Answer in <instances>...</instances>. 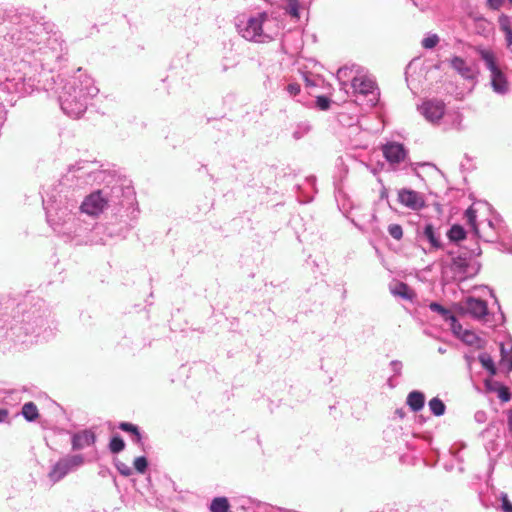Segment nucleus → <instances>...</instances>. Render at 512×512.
Returning a JSON list of instances; mask_svg holds the SVG:
<instances>
[{"mask_svg": "<svg viewBox=\"0 0 512 512\" xmlns=\"http://www.w3.org/2000/svg\"><path fill=\"white\" fill-rule=\"evenodd\" d=\"M8 40L20 49L21 60L15 75L5 78L4 87L20 96L46 89L42 77L59 68L66 60L67 46L62 33L51 22H40L29 13L14 14L5 23Z\"/></svg>", "mask_w": 512, "mask_h": 512, "instance_id": "1", "label": "nucleus"}, {"mask_svg": "<svg viewBox=\"0 0 512 512\" xmlns=\"http://www.w3.org/2000/svg\"><path fill=\"white\" fill-rule=\"evenodd\" d=\"M62 111L71 118H80L90 100L99 93L93 78L82 68L63 81L56 91Z\"/></svg>", "mask_w": 512, "mask_h": 512, "instance_id": "2", "label": "nucleus"}, {"mask_svg": "<svg viewBox=\"0 0 512 512\" xmlns=\"http://www.w3.org/2000/svg\"><path fill=\"white\" fill-rule=\"evenodd\" d=\"M49 316L50 313L45 307L31 309L23 315L20 324H11L8 328L5 325L0 326V338L6 337L13 341L25 342L24 336L34 335L36 338L47 339L51 335Z\"/></svg>", "mask_w": 512, "mask_h": 512, "instance_id": "3", "label": "nucleus"}, {"mask_svg": "<svg viewBox=\"0 0 512 512\" xmlns=\"http://www.w3.org/2000/svg\"><path fill=\"white\" fill-rule=\"evenodd\" d=\"M239 34L249 41L267 42L278 34L279 25L275 18L266 12L251 15L237 23Z\"/></svg>", "mask_w": 512, "mask_h": 512, "instance_id": "4", "label": "nucleus"}, {"mask_svg": "<svg viewBox=\"0 0 512 512\" xmlns=\"http://www.w3.org/2000/svg\"><path fill=\"white\" fill-rule=\"evenodd\" d=\"M78 209L76 201H69L63 207L56 206L47 208L46 217L54 231L67 235L71 239L79 236V220L76 218L75 210Z\"/></svg>", "mask_w": 512, "mask_h": 512, "instance_id": "5", "label": "nucleus"}, {"mask_svg": "<svg viewBox=\"0 0 512 512\" xmlns=\"http://www.w3.org/2000/svg\"><path fill=\"white\" fill-rule=\"evenodd\" d=\"M121 191L122 189L120 186H114L112 188L113 195H110L107 189H101L92 192L91 194L85 197V199L82 201L78 209H80L81 212L87 215L97 216L110 205L120 204V202L116 198H118V194Z\"/></svg>", "mask_w": 512, "mask_h": 512, "instance_id": "6", "label": "nucleus"}, {"mask_svg": "<svg viewBox=\"0 0 512 512\" xmlns=\"http://www.w3.org/2000/svg\"><path fill=\"white\" fill-rule=\"evenodd\" d=\"M480 57L490 72L491 86L495 93L504 95L509 90L507 78L498 65L495 55L488 50H481Z\"/></svg>", "mask_w": 512, "mask_h": 512, "instance_id": "7", "label": "nucleus"}, {"mask_svg": "<svg viewBox=\"0 0 512 512\" xmlns=\"http://www.w3.org/2000/svg\"><path fill=\"white\" fill-rule=\"evenodd\" d=\"M451 270L456 279L463 281L475 276L480 270V264L471 256L461 254L452 258Z\"/></svg>", "mask_w": 512, "mask_h": 512, "instance_id": "8", "label": "nucleus"}, {"mask_svg": "<svg viewBox=\"0 0 512 512\" xmlns=\"http://www.w3.org/2000/svg\"><path fill=\"white\" fill-rule=\"evenodd\" d=\"M351 87L355 94L368 97V104L374 107L379 100V91L375 81L367 75L353 76Z\"/></svg>", "mask_w": 512, "mask_h": 512, "instance_id": "9", "label": "nucleus"}, {"mask_svg": "<svg viewBox=\"0 0 512 512\" xmlns=\"http://www.w3.org/2000/svg\"><path fill=\"white\" fill-rule=\"evenodd\" d=\"M461 307L464 313L470 315L475 320L483 321L485 323L490 322L486 301L469 296L463 300Z\"/></svg>", "mask_w": 512, "mask_h": 512, "instance_id": "10", "label": "nucleus"}, {"mask_svg": "<svg viewBox=\"0 0 512 512\" xmlns=\"http://www.w3.org/2000/svg\"><path fill=\"white\" fill-rule=\"evenodd\" d=\"M418 110L428 122L437 124L444 116L445 104L441 100L429 99L424 101Z\"/></svg>", "mask_w": 512, "mask_h": 512, "instance_id": "11", "label": "nucleus"}, {"mask_svg": "<svg viewBox=\"0 0 512 512\" xmlns=\"http://www.w3.org/2000/svg\"><path fill=\"white\" fill-rule=\"evenodd\" d=\"M74 177L84 179L86 183L98 181L101 178L102 171L96 162L82 161L73 166Z\"/></svg>", "mask_w": 512, "mask_h": 512, "instance_id": "12", "label": "nucleus"}, {"mask_svg": "<svg viewBox=\"0 0 512 512\" xmlns=\"http://www.w3.org/2000/svg\"><path fill=\"white\" fill-rule=\"evenodd\" d=\"M398 200L411 210H420L425 206L423 196L414 190L402 189L398 193Z\"/></svg>", "mask_w": 512, "mask_h": 512, "instance_id": "13", "label": "nucleus"}, {"mask_svg": "<svg viewBox=\"0 0 512 512\" xmlns=\"http://www.w3.org/2000/svg\"><path fill=\"white\" fill-rule=\"evenodd\" d=\"M383 155L391 164H398L406 157V150L400 143L392 142L383 146Z\"/></svg>", "mask_w": 512, "mask_h": 512, "instance_id": "14", "label": "nucleus"}, {"mask_svg": "<svg viewBox=\"0 0 512 512\" xmlns=\"http://www.w3.org/2000/svg\"><path fill=\"white\" fill-rule=\"evenodd\" d=\"M96 441L95 433L90 429H85L74 433L72 436V449L73 450H82L85 447L91 446Z\"/></svg>", "mask_w": 512, "mask_h": 512, "instance_id": "15", "label": "nucleus"}, {"mask_svg": "<svg viewBox=\"0 0 512 512\" xmlns=\"http://www.w3.org/2000/svg\"><path fill=\"white\" fill-rule=\"evenodd\" d=\"M418 235L421 239L427 240L433 249L442 248L440 240L441 233L432 224H425L422 231H418Z\"/></svg>", "mask_w": 512, "mask_h": 512, "instance_id": "16", "label": "nucleus"}, {"mask_svg": "<svg viewBox=\"0 0 512 512\" xmlns=\"http://www.w3.org/2000/svg\"><path fill=\"white\" fill-rule=\"evenodd\" d=\"M449 62L451 68H453L463 78L471 79L473 77L472 68L465 59L459 56H454L450 59Z\"/></svg>", "mask_w": 512, "mask_h": 512, "instance_id": "17", "label": "nucleus"}, {"mask_svg": "<svg viewBox=\"0 0 512 512\" xmlns=\"http://www.w3.org/2000/svg\"><path fill=\"white\" fill-rule=\"evenodd\" d=\"M69 472L70 469L68 467V464L66 460L62 458L52 466L48 474V477L53 483H56L63 479Z\"/></svg>", "mask_w": 512, "mask_h": 512, "instance_id": "18", "label": "nucleus"}, {"mask_svg": "<svg viewBox=\"0 0 512 512\" xmlns=\"http://www.w3.org/2000/svg\"><path fill=\"white\" fill-rule=\"evenodd\" d=\"M406 402L412 411H420L425 404V395L420 391L414 390L408 394Z\"/></svg>", "mask_w": 512, "mask_h": 512, "instance_id": "19", "label": "nucleus"}, {"mask_svg": "<svg viewBox=\"0 0 512 512\" xmlns=\"http://www.w3.org/2000/svg\"><path fill=\"white\" fill-rule=\"evenodd\" d=\"M391 293L394 296L400 297L405 300H412L414 297V292L410 289V287L403 283L399 282L395 286L390 288Z\"/></svg>", "mask_w": 512, "mask_h": 512, "instance_id": "20", "label": "nucleus"}, {"mask_svg": "<svg viewBox=\"0 0 512 512\" xmlns=\"http://www.w3.org/2000/svg\"><path fill=\"white\" fill-rule=\"evenodd\" d=\"M501 364L512 371V343L501 344Z\"/></svg>", "mask_w": 512, "mask_h": 512, "instance_id": "21", "label": "nucleus"}, {"mask_svg": "<svg viewBox=\"0 0 512 512\" xmlns=\"http://www.w3.org/2000/svg\"><path fill=\"white\" fill-rule=\"evenodd\" d=\"M119 429H121L122 431L124 432H127V433H130L132 434L133 438V442L137 443V444H140L141 441H142V435L139 431V428L132 424V423H129V422H121L119 424Z\"/></svg>", "mask_w": 512, "mask_h": 512, "instance_id": "22", "label": "nucleus"}, {"mask_svg": "<svg viewBox=\"0 0 512 512\" xmlns=\"http://www.w3.org/2000/svg\"><path fill=\"white\" fill-rule=\"evenodd\" d=\"M21 413L23 417L29 422L35 421L39 416L38 408L33 402L25 403L22 406Z\"/></svg>", "mask_w": 512, "mask_h": 512, "instance_id": "23", "label": "nucleus"}, {"mask_svg": "<svg viewBox=\"0 0 512 512\" xmlns=\"http://www.w3.org/2000/svg\"><path fill=\"white\" fill-rule=\"evenodd\" d=\"M229 508L230 504L226 497H216L210 503L211 512H228Z\"/></svg>", "mask_w": 512, "mask_h": 512, "instance_id": "24", "label": "nucleus"}, {"mask_svg": "<svg viewBox=\"0 0 512 512\" xmlns=\"http://www.w3.org/2000/svg\"><path fill=\"white\" fill-rule=\"evenodd\" d=\"M464 217L466 219V223L469 225V227L473 230L475 235L479 236V229L476 223L477 219V211L474 208V206H470L464 214Z\"/></svg>", "mask_w": 512, "mask_h": 512, "instance_id": "25", "label": "nucleus"}, {"mask_svg": "<svg viewBox=\"0 0 512 512\" xmlns=\"http://www.w3.org/2000/svg\"><path fill=\"white\" fill-rule=\"evenodd\" d=\"M428 405H429V409L433 415L438 416V417L444 415L446 406L440 398H438V397L432 398L429 401Z\"/></svg>", "mask_w": 512, "mask_h": 512, "instance_id": "26", "label": "nucleus"}, {"mask_svg": "<svg viewBox=\"0 0 512 512\" xmlns=\"http://www.w3.org/2000/svg\"><path fill=\"white\" fill-rule=\"evenodd\" d=\"M478 359L483 368L486 369L490 373V375L493 376L496 374V366L494 364L492 357L488 353H481L478 356Z\"/></svg>", "mask_w": 512, "mask_h": 512, "instance_id": "27", "label": "nucleus"}, {"mask_svg": "<svg viewBox=\"0 0 512 512\" xmlns=\"http://www.w3.org/2000/svg\"><path fill=\"white\" fill-rule=\"evenodd\" d=\"M311 130V126L307 121L299 122L292 133V136L295 140H300L305 135H307Z\"/></svg>", "mask_w": 512, "mask_h": 512, "instance_id": "28", "label": "nucleus"}, {"mask_svg": "<svg viewBox=\"0 0 512 512\" xmlns=\"http://www.w3.org/2000/svg\"><path fill=\"white\" fill-rule=\"evenodd\" d=\"M447 236L451 241L463 240L466 236L464 228L460 225H453L447 232Z\"/></svg>", "mask_w": 512, "mask_h": 512, "instance_id": "29", "label": "nucleus"}, {"mask_svg": "<svg viewBox=\"0 0 512 512\" xmlns=\"http://www.w3.org/2000/svg\"><path fill=\"white\" fill-rule=\"evenodd\" d=\"M429 308L431 311L440 314L445 321L449 320V318H452L453 313L437 302H431L429 304Z\"/></svg>", "mask_w": 512, "mask_h": 512, "instance_id": "30", "label": "nucleus"}, {"mask_svg": "<svg viewBox=\"0 0 512 512\" xmlns=\"http://www.w3.org/2000/svg\"><path fill=\"white\" fill-rule=\"evenodd\" d=\"M285 11L294 19H299L300 18L299 1L298 0H287Z\"/></svg>", "mask_w": 512, "mask_h": 512, "instance_id": "31", "label": "nucleus"}, {"mask_svg": "<svg viewBox=\"0 0 512 512\" xmlns=\"http://www.w3.org/2000/svg\"><path fill=\"white\" fill-rule=\"evenodd\" d=\"M125 448V442L120 436H113L109 443V449L112 453L117 454Z\"/></svg>", "mask_w": 512, "mask_h": 512, "instance_id": "32", "label": "nucleus"}, {"mask_svg": "<svg viewBox=\"0 0 512 512\" xmlns=\"http://www.w3.org/2000/svg\"><path fill=\"white\" fill-rule=\"evenodd\" d=\"M64 459L66 460L70 471L73 468H77L84 463V458L80 454L67 456V457H64Z\"/></svg>", "mask_w": 512, "mask_h": 512, "instance_id": "33", "label": "nucleus"}, {"mask_svg": "<svg viewBox=\"0 0 512 512\" xmlns=\"http://www.w3.org/2000/svg\"><path fill=\"white\" fill-rule=\"evenodd\" d=\"M133 466L137 472H139L141 474L145 473V471L147 470V467H148L147 458L144 456L135 458V460L133 462Z\"/></svg>", "mask_w": 512, "mask_h": 512, "instance_id": "34", "label": "nucleus"}, {"mask_svg": "<svg viewBox=\"0 0 512 512\" xmlns=\"http://www.w3.org/2000/svg\"><path fill=\"white\" fill-rule=\"evenodd\" d=\"M498 23L501 31H503L504 33L512 30V22L509 16L505 14L500 15Z\"/></svg>", "mask_w": 512, "mask_h": 512, "instance_id": "35", "label": "nucleus"}, {"mask_svg": "<svg viewBox=\"0 0 512 512\" xmlns=\"http://www.w3.org/2000/svg\"><path fill=\"white\" fill-rule=\"evenodd\" d=\"M448 321L450 322V326L453 333L460 338L463 331H465L466 329H463L462 325L459 323L454 314L452 315V318H449Z\"/></svg>", "mask_w": 512, "mask_h": 512, "instance_id": "36", "label": "nucleus"}, {"mask_svg": "<svg viewBox=\"0 0 512 512\" xmlns=\"http://www.w3.org/2000/svg\"><path fill=\"white\" fill-rule=\"evenodd\" d=\"M388 232L395 240H400L403 237V230L399 224H390L388 226Z\"/></svg>", "mask_w": 512, "mask_h": 512, "instance_id": "37", "label": "nucleus"}, {"mask_svg": "<svg viewBox=\"0 0 512 512\" xmlns=\"http://www.w3.org/2000/svg\"><path fill=\"white\" fill-rule=\"evenodd\" d=\"M439 42V37L436 34L429 35L422 40V46L426 49L434 48Z\"/></svg>", "mask_w": 512, "mask_h": 512, "instance_id": "38", "label": "nucleus"}, {"mask_svg": "<svg viewBox=\"0 0 512 512\" xmlns=\"http://www.w3.org/2000/svg\"><path fill=\"white\" fill-rule=\"evenodd\" d=\"M460 339L469 345H473L478 340L476 334L469 330L463 331Z\"/></svg>", "mask_w": 512, "mask_h": 512, "instance_id": "39", "label": "nucleus"}, {"mask_svg": "<svg viewBox=\"0 0 512 512\" xmlns=\"http://www.w3.org/2000/svg\"><path fill=\"white\" fill-rule=\"evenodd\" d=\"M115 466L121 475H123L125 477L132 475V472H133L132 468L130 466H128L127 464H125L121 461H116Z\"/></svg>", "mask_w": 512, "mask_h": 512, "instance_id": "40", "label": "nucleus"}, {"mask_svg": "<svg viewBox=\"0 0 512 512\" xmlns=\"http://www.w3.org/2000/svg\"><path fill=\"white\" fill-rule=\"evenodd\" d=\"M402 362L399 360H393L390 362V368L393 372V376H400L402 371Z\"/></svg>", "mask_w": 512, "mask_h": 512, "instance_id": "41", "label": "nucleus"}, {"mask_svg": "<svg viewBox=\"0 0 512 512\" xmlns=\"http://www.w3.org/2000/svg\"><path fill=\"white\" fill-rule=\"evenodd\" d=\"M316 103L321 110H327L330 107V100L325 96L317 97Z\"/></svg>", "mask_w": 512, "mask_h": 512, "instance_id": "42", "label": "nucleus"}, {"mask_svg": "<svg viewBox=\"0 0 512 512\" xmlns=\"http://www.w3.org/2000/svg\"><path fill=\"white\" fill-rule=\"evenodd\" d=\"M286 91L290 96H296L300 92V85L298 83H289L286 87Z\"/></svg>", "mask_w": 512, "mask_h": 512, "instance_id": "43", "label": "nucleus"}, {"mask_svg": "<svg viewBox=\"0 0 512 512\" xmlns=\"http://www.w3.org/2000/svg\"><path fill=\"white\" fill-rule=\"evenodd\" d=\"M502 510L504 512H512V503L509 501L506 494L501 495Z\"/></svg>", "mask_w": 512, "mask_h": 512, "instance_id": "44", "label": "nucleus"}, {"mask_svg": "<svg viewBox=\"0 0 512 512\" xmlns=\"http://www.w3.org/2000/svg\"><path fill=\"white\" fill-rule=\"evenodd\" d=\"M498 397L503 401V402H507L510 400L511 398V394L508 390V388L506 387H501L498 391Z\"/></svg>", "mask_w": 512, "mask_h": 512, "instance_id": "45", "label": "nucleus"}, {"mask_svg": "<svg viewBox=\"0 0 512 512\" xmlns=\"http://www.w3.org/2000/svg\"><path fill=\"white\" fill-rule=\"evenodd\" d=\"M353 69L352 68H349V67H341L338 69L337 71V77L338 79H342V78H345V77H348L351 73H352Z\"/></svg>", "mask_w": 512, "mask_h": 512, "instance_id": "46", "label": "nucleus"}, {"mask_svg": "<svg viewBox=\"0 0 512 512\" xmlns=\"http://www.w3.org/2000/svg\"><path fill=\"white\" fill-rule=\"evenodd\" d=\"M488 6L493 10H498L503 4V0H487Z\"/></svg>", "mask_w": 512, "mask_h": 512, "instance_id": "47", "label": "nucleus"}, {"mask_svg": "<svg viewBox=\"0 0 512 512\" xmlns=\"http://www.w3.org/2000/svg\"><path fill=\"white\" fill-rule=\"evenodd\" d=\"M9 411L5 408H0V423L8 422Z\"/></svg>", "mask_w": 512, "mask_h": 512, "instance_id": "48", "label": "nucleus"}, {"mask_svg": "<svg viewBox=\"0 0 512 512\" xmlns=\"http://www.w3.org/2000/svg\"><path fill=\"white\" fill-rule=\"evenodd\" d=\"M504 35H505L506 45H507L508 49L510 50V52L512 53V30L507 31L506 33H504Z\"/></svg>", "mask_w": 512, "mask_h": 512, "instance_id": "49", "label": "nucleus"}, {"mask_svg": "<svg viewBox=\"0 0 512 512\" xmlns=\"http://www.w3.org/2000/svg\"><path fill=\"white\" fill-rule=\"evenodd\" d=\"M412 1H413L415 6L420 8V10H424L426 8V6H427L426 3H424V2H422L420 0H412Z\"/></svg>", "mask_w": 512, "mask_h": 512, "instance_id": "50", "label": "nucleus"}, {"mask_svg": "<svg viewBox=\"0 0 512 512\" xmlns=\"http://www.w3.org/2000/svg\"><path fill=\"white\" fill-rule=\"evenodd\" d=\"M483 417H484V413H483V412H477V413L475 414V418H476V420H477L478 422L483 421Z\"/></svg>", "mask_w": 512, "mask_h": 512, "instance_id": "51", "label": "nucleus"}, {"mask_svg": "<svg viewBox=\"0 0 512 512\" xmlns=\"http://www.w3.org/2000/svg\"><path fill=\"white\" fill-rule=\"evenodd\" d=\"M387 383H388V386H389L390 388H394V387H395V384L393 383V378H392V377H390V378L388 379Z\"/></svg>", "mask_w": 512, "mask_h": 512, "instance_id": "52", "label": "nucleus"}, {"mask_svg": "<svg viewBox=\"0 0 512 512\" xmlns=\"http://www.w3.org/2000/svg\"><path fill=\"white\" fill-rule=\"evenodd\" d=\"M487 225H488V227H489L490 229H493V223H492V221H491V220H488V221H487Z\"/></svg>", "mask_w": 512, "mask_h": 512, "instance_id": "53", "label": "nucleus"}, {"mask_svg": "<svg viewBox=\"0 0 512 512\" xmlns=\"http://www.w3.org/2000/svg\"><path fill=\"white\" fill-rule=\"evenodd\" d=\"M494 239H495V236H491V237L487 238V241H491L492 242V241H494Z\"/></svg>", "mask_w": 512, "mask_h": 512, "instance_id": "54", "label": "nucleus"}, {"mask_svg": "<svg viewBox=\"0 0 512 512\" xmlns=\"http://www.w3.org/2000/svg\"><path fill=\"white\" fill-rule=\"evenodd\" d=\"M439 352H440V353H444V352H445V350H444V349H442V348H439Z\"/></svg>", "mask_w": 512, "mask_h": 512, "instance_id": "55", "label": "nucleus"}, {"mask_svg": "<svg viewBox=\"0 0 512 512\" xmlns=\"http://www.w3.org/2000/svg\"><path fill=\"white\" fill-rule=\"evenodd\" d=\"M509 2H511V3H512V0H509Z\"/></svg>", "mask_w": 512, "mask_h": 512, "instance_id": "56", "label": "nucleus"}]
</instances>
